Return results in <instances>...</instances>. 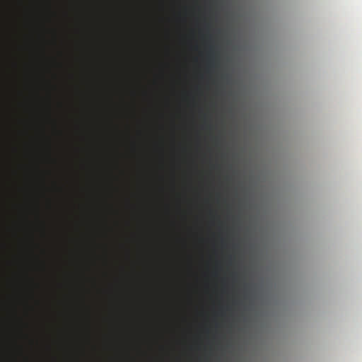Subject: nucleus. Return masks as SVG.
I'll return each instance as SVG.
<instances>
[{"label":"nucleus","mask_w":362,"mask_h":362,"mask_svg":"<svg viewBox=\"0 0 362 362\" xmlns=\"http://www.w3.org/2000/svg\"><path fill=\"white\" fill-rule=\"evenodd\" d=\"M16 358L15 362H18L17 356L23 357L25 361H28V358L24 354L23 347L16 342Z\"/></svg>","instance_id":"obj_2"},{"label":"nucleus","mask_w":362,"mask_h":362,"mask_svg":"<svg viewBox=\"0 0 362 362\" xmlns=\"http://www.w3.org/2000/svg\"><path fill=\"white\" fill-rule=\"evenodd\" d=\"M210 65L212 66L214 64L215 54H214V49L213 46L210 47Z\"/></svg>","instance_id":"obj_3"},{"label":"nucleus","mask_w":362,"mask_h":362,"mask_svg":"<svg viewBox=\"0 0 362 362\" xmlns=\"http://www.w3.org/2000/svg\"><path fill=\"white\" fill-rule=\"evenodd\" d=\"M17 322L18 324V336L22 338L27 339L28 335L24 332L23 328L27 327L28 325L25 322H24L23 320L21 317H17Z\"/></svg>","instance_id":"obj_1"}]
</instances>
